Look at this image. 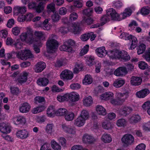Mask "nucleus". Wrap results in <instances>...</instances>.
<instances>
[{
    "mask_svg": "<svg viewBox=\"0 0 150 150\" xmlns=\"http://www.w3.org/2000/svg\"><path fill=\"white\" fill-rule=\"evenodd\" d=\"M114 94L111 92H107L102 94L100 96V98L104 100H108L113 97Z\"/></svg>",
    "mask_w": 150,
    "mask_h": 150,
    "instance_id": "nucleus-23",
    "label": "nucleus"
},
{
    "mask_svg": "<svg viewBox=\"0 0 150 150\" xmlns=\"http://www.w3.org/2000/svg\"><path fill=\"white\" fill-rule=\"evenodd\" d=\"M67 111V110L65 108H60L56 111V114L58 116H65Z\"/></svg>",
    "mask_w": 150,
    "mask_h": 150,
    "instance_id": "nucleus-41",
    "label": "nucleus"
},
{
    "mask_svg": "<svg viewBox=\"0 0 150 150\" xmlns=\"http://www.w3.org/2000/svg\"><path fill=\"white\" fill-rule=\"evenodd\" d=\"M35 35L40 40H43L45 38V34L41 31L35 32Z\"/></svg>",
    "mask_w": 150,
    "mask_h": 150,
    "instance_id": "nucleus-50",
    "label": "nucleus"
},
{
    "mask_svg": "<svg viewBox=\"0 0 150 150\" xmlns=\"http://www.w3.org/2000/svg\"><path fill=\"white\" fill-rule=\"evenodd\" d=\"M56 112L53 107L50 106L47 109V113L49 117H51L53 116L54 114H56Z\"/></svg>",
    "mask_w": 150,
    "mask_h": 150,
    "instance_id": "nucleus-43",
    "label": "nucleus"
},
{
    "mask_svg": "<svg viewBox=\"0 0 150 150\" xmlns=\"http://www.w3.org/2000/svg\"><path fill=\"white\" fill-rule=\"evenodd\" d=\"M120 37L125 40H129L130 42H131L130 47V49L131 50L134 49L136 47L137 44V40L135 36L131 35H129L127 33H123L120 35Z\"/></svg>",
    "mask_w": 150,
    "mask_h": 150,
    "instance_id": "nucleus-4",
    "label": "nucleus"
},
{
    "mask_svg": "<svg viewBox=\"0 0 150 150\" xmlns=\"http://www.w3.org/2000/svg\"><path fill=\"white\" fill-rule=\"evenodd\" d=\"M118 58L119 59H122L125 61H129L130 59V57L127 54V52L124 51H121L118 54Z\"/></svg>",
    "mask_w": 150,
    "mask_h": 150,
    "instance_id": "nucleus-27",
    "label": "nucleus"
},
{
    "mask_svg": "<svg viewBox=\"0 0 150 150\" xmlns=\"http://www.w3.org/2000/svg\"><path fill=\"white\" fill-rule=\"evenodd\" d=\"M82 140L86 143L91 144L95 141V139L92 136L87 134H85L83 137Z\"/></svg>",
    "mask_w": 150,
    "mask_h": 150,
    "instance_id": "nucleus-16",
    "label": "nucleus"
},
{
    "mask_svg": "<svg viewBox=\"0 0 150 150\" xmlns=\"http://www.w3.org/2000/svg\"><path fill=\"white\" fill-rule=\"evenodd\" d=\"M125 83V80L121 79H117L115 80L113 83V86L118 88L122 86Z\"/></svg>",
    "mask_w": 150,
    "mask_h": 150,
    "instance_id": "nucleus-28",
    "label": "nucleus"
},
{
    "mask_svg": "<svg viewBox=\"0 0 150 150\" xmlns=\"http://www.w3.org/2000/svg\"><path fill=\"white\" fill-rule=\"evenodd\" d=\"M80 0H76L74 2V6H71L70 8L72 10L74 7L77 8H81L82 6V3L79 1Z\"/></svg>",
    "mask_w": 150,
    "mask_h": 150,
    "instance_id": "nucleus-55",
    "label": "nucleus"
},
{
    "mask_svg": "<svg viewBox=\"0 0 150 150\" xmlns=\"http://www.w3.org/2000/svg\"><path fill=\"white\" fill-rule=\"evenodd\" d=\"M82 67L83 66L81 64L76 63L74 69V72L75 73H78L79 71L81 70Z\"/></svg>",
    "mask_w": 150,
    "mask_h": 150,
    "instance_id": "nucleus-59",
    "label": "nucleus"
},
{
    "mask_svg": "<svg viewBox=\"0 0 150 150\" xmlns=\"http://www.w3.org/2000/svg\"><path fill=\"white\" fill-rule=\"evenodd\" d=\"M24 33H26L27 35L28 36L29 38H31L33 40H35V41L36 42L38 41V40L36 38L33 36V31L31 28H27L26 32Z\"/></svg>",
    "mask_w": 150,
    "mask_h": 150,
    "instance_id": "nucleus-39",
    "label": "nucleus"
},
{
    "mask_svg": "<svg viewBox=\"0 0 150 150\" xmlns=\"http://www.w3.org/2000/svg\"><path fill=\"white\" fill-rule=\"evenodd\" d=\"M79 116L86 120L89 117V112L87 110H83L81 111Z\"/></svg>",
    "mask_w": 150,
    "mask_h": 150,
    "instance_id": "nucleus-38",
    "label": "nucleus"
},
{
    "mask_svg": "<svg viewBox=\"0 0 150 150\" xmlns=\"http://www.w3.org/2000/svg\"><path fill=\"white\" fill-rule=\"evenodd\" d=\"M28 135V132L25 129L18 131L16 133L17 136L22 139L27 138Z\"/></svg>",
    "mask_w": 150,
    "mask_h": 150,
    "instance_id": "nucleus-26",
    "label": "nucleus"
},
{
    "mask_svg": "<svg viewBox=\"0 0 150 150\" xmlns=\"http://www.w3.org/2000/svg\"><path fill=\"white\" fill-rule=\"evenodd\" d=\"M60 76L61 78L63 79L71 80L73 77V74L71 71L68 70H65L62 72Z\"/></svg>",
    "mask_w": 150,
    "mask_h": 150,
    "instance_id": "nucleus-11",
    "label": "nucleus"
},
{
    "mask_svg": "<svg viewBox=\"0 0 150 150\" xmlns=\"http://www.w3.org/2000/svg\"><path fill=\"white\" fill-rule=\"evenodd\" d=\"M49 20V19H45L43 23L40 25L39 26L43 30H50L51 28V25L48 23Z\"/></svg>",
    "mask_w": 150,
    "mask_h": 150,
    "instance_id": "nucleus-22",
    "label": "nucleus"
},
{
    "mask_svg": "<svg viewBox=\"0 0 150 150\" xmlns=\"http://www.w3.org/2000/svg\"><path fill=\"white\" fill-rule=\"evenodd\" d=\"M51 144L52 148L54 150H60L61 149V146L54 140H52Z\"/></svg>",
    "mask_w": 150,
    "mask_h": 150,
    "instance_id": "nucleus-44",
    "label": "nucleus"
},
{
    "mask_svg": "<svg viewBox=\"0 0 150 150\" xmlns=\"http://www.w3.org/2000/svg\"><path fill=\"white\" fill-rule=\"evenodd\" d=\"M68 96V99H69L72 102H76L79 99L80 96L77 93L73 92L70 93H67Z\"/></svg>",
    "mask_w": 150,
    "mask_h": 150,
    "instance_id": "nucleus-21",
    "label": "nucleus"
},
{
    "mask_svg": "<svg viewBox=\"0 0 150 150\" xmlns=\"http://www.w3.org/2000/svg\"><path fill=\"white\" fill-rule=\"evenodd\" d=\"M93 21L92 19L91 18L84 17L83 18L82 22L85 24L87 25H90L92 24Z\"/></svg>",
    "mask_w": 150,
    "mask_h": 150,
    "instance_id": "nucleus-57",
    "label": "nucleus"
},
{
    "mask_svg": "<svg viewBox=\"0 0 150 150\" xmlns=\"http://www.w3.org/2000/svg\"><path fill=\"white\" fill-rule=\"evenodd\" d=\"M0 131L3 133L7 134L11 131L10 127L4 123H0Z\"/></svg>",
    "mask_w": 150,
    "mask_h": 150,
    "instance_id": "nucleus-19",
    "label": "nucleus"
},
{
    "mask_svg": "<svg viewBox=\"0 0 150 150\" xmlns=\"http://www.w3.org/2000/svg\"><path fill=\"white\" fill-rule=\"evenodd\" d=\"M81 24L80 23H75L72 24L70 28V31L73 32L74 34L79 33L82 30Z\"/></svg>",
    "mask_w": 150,
    "mask_h": 150,
    "instance_id": "nucleus-9",
    "label": "nucleus"
},
{
    "mask_svg": "<svg viewBox=\"0 0 150 150\" xmlns=\"http://www.w3.org/2000/svg\"><path fill=\"white\" fill-rule=\"evenodd\" d=\"M78 15L75 12H72L71 13L69 16V20L70 21H76L78 18Z\"/></svg>",
    "mask_w": 150,
    "mask_h": 150,
    "instance_id": "nucleus-54",
    "label": "nucleus"
},
{
    "mask_svg": "<svg viewBox=\"0 0 150 150\" xmlns=\"http://www.w3.org/2000/svg\"><path fill=\"white\" fill-rule=\"evenodd\" d=\"M93 34V32L86 33L81 36V39L83 41H85L88 40L91 37V35Z\"/></svg>",
    "mask_w": 150,
    "mask_h": 150,
    "instance_id": "nucleus-48",
    "label": "nucleus"
},
{
    "mask_svg": "<svg viewBox=\"0 0 150 150\" xmlns=\"http://www.w3.org/2000/svg\"><path fill=\"white\" fill-rule=\"evenodd\" d=\"M67 62V60L65 58H61L57 60L55 64V66L56 67H60L66 64Z\"/></svg>",
    "mask_w": 150,
    "mask_h": 150,
    "instance_id": "nucleus-33",
    "label": "nucleus"
},
{
    "mask_svg": "<svg viewBox=\"0 0 150 150\" xmlns=\"http://www.w3.org/2000/svg\"><path fill=\"white\" fill-rule=\"evenodd\" d=\"M113 126L112 124L108 121L104 122H103L102 124L103 128L107 130L111 129L113 127Z\"/></svg>",
    "mask_w": 150,
    "mask_h": 150,
    "instance_id": "nucleus-46",
    "label": "nucleus"
},
{
    "mask_svg": "<svg viewBox=\"0 0 150 150\" xmlns=\"http://www.w3.org/2000/svg\"><path fill=\"white\" fill-rule=\"evenodd\" d=\"M94 59V57L93 56H90L88 58L86 61L87 64L89 66H92L93 64Z\"/></svg>",
    "mask_w": 150,
    "mask_h": 150,
    "instance_id": "nucleus-64",
    "label": "nucleus"
},
{
    "mask_svg": "<svg viewBox=\"0 0 150 150\" xmlns=\"http://www.w3.org/2000/svg\"><path fill=\"white\" fill-rule=\"evenodd\" d=\"M30 105L27 102L22 104L19 107V110L20 112L22 113H26L28 112L30 108Z\"/></svg>",
    "mask_w": 150,
    "mask_h": 150,
    "instance_id": "nucleus-15",
    "label": "nucleus"
},
{
    "mask_svg": "<svg viewBox=\"0 0 150 150\" xmlns=\"http://www.w3.org/2000/svg\"><path fill=\"white\" fill-rule=\"evenodd\" d=\"M106 13V15L103 16L100 19L101 25L109 21L110 18L112 20L115 21H120L122 20V18H120L119 15L113 8L108 9Z\"/></svg>",
    "mask_w": 150,
    "mask_h": 150,
    "instance_id": "nucleus-1",
    "label": "nucleus"
},
{
    "mask_svg": "<svg viewBox=\"0 0 150 150\" xmlns=\"http://www.w3.org/2000/svg\"><path fill=\"white\" fill-rule=\"evenodd\" d=\"M46 3V2L44 1L39 3L36 8V11L38 13H40L42 11L45 7V5Z\"/></svg>",
    "mask_w": 150,
    "mask_h": 150,
    "instance_id": "nucleus-36",
    "label": "nucleus"
},
{
    "mask_svg": "<svg viewBox=\"0 0 150 150\" xmlns=\"http://www.w3.org/2000/svg\"><path fill=\"white\" fill-rule=\"evenodd\" d=\"M13 120L14 124L16 125H24L26 122L25 118L22 116L14 117L13 118Z\"/></svg>",
    "mask_w": 150,
    "mask_h": 150,
    "instance_id": "nucleus-14",
    "label": "nucleus"
},
{
    "mask_svg": "<svg viewBox=\"0 0 150 150\" xmlns=\"http://www.w3.org/2000/svg\"><path fill=\"white\" fill-rule=\"evenodd\" d=\"M74 114L71 112H68L66 113L65 115V120L67 121H71L74 119Z\"/></svg>",
    "mask_w": 150,
    "mask_h": 150,
    "instance_id": "nucleus-42",
    "label": "nucleus"
},
{
    "mask_svg": "<svg viewBox=\"0 0 150 150\" xmlns=\"http://www.w3.org/2000/svg\"><path fill=\"white\" fill-rule=\"evenodd\" d=\"M96 110L99 115H105L106 114V110L101 105H97L96 107Z\"/></svg>",
    "mask_w": 150,
    "mask_h": 150,
    "instance_id": "nucleus-32",
    "label": "nucleus"
},
{
    "mask_svg": "<svg viewBox=\"0 0 150 150\" xmlns=\"http://www.w3.org/2000/svg\"><path fill=\"white\" fill-rule=\"evenodd\" d=\"M127 123V122L125 119H121L117 120L116 124L119 127H124L126 126Z\"/></svg>",
    "mask_w": 150,
    "mask_h": 150,
    "instance_id": "nucleus-51",
    "label": "nucleus"
},
{
    "mask_svg": "<svg viewBox=\"0 0 150 150\" xmlns=\"http://www.w3.org/2000/svg\"><path fill=\"white\" fill-rule=\"evenodd\" d=\"M35 100L36 103H42V105H45V98L42 97L40 96H36L35 98Z\"/></svg>",
    "mask_w": 150,
    "mask_h": 150,
    "instance_id": "nucleus-45",
    "label": "nucleus"
},
{
    "mask_svg": "<svg viewBox=\"0 0 150 150\" xmlns=\"http://www.w3.org/2000/svg\"><path fill=\"white\" fill-rule=\"evenodd\" d=\"M95 71L97 73H99L100 71V69L101 67V64L100 62L96 61L95 63Z\"/></svg>",
    "mask_w": 150,
    "mask_h": 150,
    "instance_id": "nucleus-61",
    "label": "nucleus"
},
{
    "mask_svg": "<svg viewBox=\"0 0 150 150\" xmlns=\"http://www.w3.org/2000/svg\"><path fill=\"white\" fill-rule=\"evenodd\" d=\"M45 105H39L36 108H35L32 111V112L33 114H36L42 112L45 109Z\"/></svg>",
    "mask_w": 150,
    "mask_h": 150,
    "instance_id": "nucleus-34",
    "label": "nucleus"
},
{
    "mask_svg": "<svg viewBox=\"0 0 150 150\" xmlns=\"http://www.w3.org/2000/svg\"><path fill=\"white\" fill-rule=\"evenodd\" d=\"M75 44V42L73 40L69 39L64 42L62 45L60 47V49L61 51L71 52L72 50L71 46H74Z\"/></svg>",
    "mask_w": 150,
    "mask_h": 150,
    "instance_id": "nucleus-6",
    "label": "nucleus"
},
{
    "mask_svg": "<svg viewBox=\"0 0 150 150\" xmlns=\"http://www.w3.org/2000/svg\"><path fill=\"white\" fill-rule=\"evenodd\" d=\"M146 49V45L143 44H141L138 48V54H142L145 51Z\"/></svg>",
    "mask_w": 150,
    "mask_h": 150,
    "instance_id": "nucleus-49",
    "label": "nucleus"
},
{
    "mask_svg": "<svg viewBox=\"0 0 150 150\" xmlns=\"http://www.w3.org/2000/svg\"><path fill=\"white\" fill-rule=\"evenodd\" d=\"M126 93L117 92L115 94L116 99H113L111 101L112 104L114 105H121L125 101L127 98Z\"/></svg>",
    "mask_w": 150,
    "mask_h": 150,
    "instance_id": "nucleus-3",
    "label": "nucleus"
},
{
    "mask_svg": "<svg viewBox=\"0 0 150 150\" xmlns=\"http://www.w3.org/2000/svg\"><path fill=\"white\" fill-rule=\"evenodd\" d=\"M11 93L15 95H17L19 94L20 91L19 88L17 87H11L10 88Z\"/></svg>",
    "mask_w": 150,
    "mask_h": 150,
    "instance_id": "nucleus-63",
    "label": "nucleus"
},
{
    "mask_svg": "<svg viewBox=\"0 0 150 150\" xmlns=\"http://www.w3.org/2000/svg\"><path fill=\"white\" fill-rule=\"evenodd\" d=\"M149 93V90L146 88L137 92L136 93V95L138 98H143L146 96Z\"/></svg>",
    "mask_w": 150,
    "mask_h": 150,
    "instance_id": "nucleus-20",
    "label": "nucleus"
},
{
    "mask_svg": "<svg viewBox=\"0 0 150 150\" xmlns=\"http://www.w3.org/2000/svg\"><path fill=\"white\" fill-rule=\"evenodd\" d=\"M55 35H51L46 42L47 51L48 52L52 53L54 52L58 47V43L54 39Z\"/></svg>",
    "mask_w": 150,
    "mask_h": 150,
    "instance_id": "nucleus-2",
    "label": "nucleus"
},
{
    "mask_svg": "<svg viewBox=\"0 0 150 150\" xmlns=\"http://www.w3.org/2000/svg\"><path fill=\"white\" fill-rule=\"evenodd\" d=\"M96 51L98 56L101 57L105 56L107 53L104 47L98 48L96 50Z\"/></svg>",
    "mask_w": 150,
    "mask_h": 150,
    "instance_id": "nucleus-29",
    "label": "nucleus"
},
{
    "mask_svg": "<svg viewBox=\"0 0 150 150\" xmlns=\"http://www.w3.org/2000/svg\"><path fill=\"white\" fill-rule=\"evenodd\" d=\"M101 139L103 142L105 143H109L112 140L110 135L106 133H104L102 135Z\"/></svg>",
    "mask_w": 150,
    "mask_h": 150,
    "instance_id": "nucleus-25",
    "label": "nucleus"
},
{
    "mask_svg": "<svg viewBox=\"0 0 150 150\" xmlns=\"http://www.w3.org/2000/svg\"><path fill=\"white\" fill-rule=\"evenodd\" d=\"M144 57L146 60L150 62V48L147 50L143 55Z\"/></svg>",
    "mask_w": 150,
    "mask_h": 150,
    "instance_id": "nucleus-60",
    "label": "nucleus"
},
{
    "mask_svg": "<svg viewBox=\"0 0 150 150\" xmlns=\"http://www.w3.org/2000/svg\"><path fill=\"white\" fill-rule=\"evenodd\" d=\"M29 73L24 71L21 73L17 79V84H22L25 83L27 80Z\"/></svg>",
    "mask_w": 150,
    "mask_h": 150,
    "instance_id": "nucleus-8",
    "label": "nucleus"
},
{
    "mask_svg": "<svg viewBox=\"0 0 150 150\" xmlns=\"http://www.w3.org/2000/svg\"><path fill=\"white\" fill-rule=\"evenodd\" d=\"M142 81V79L140 77L132 76L131 78L130 83L133 86H137L140 85Z\"/></svg>",
    "mask_w": 150,
    "mask_h": 150,
    "instance_id": "nucleus-13",
    "label": "nucleus"
},
{
    "mask_svg": "<svg viewBox=\"0 0 150 150\" xmlns=\"http://www.w3.org/2000/svg\"><path fill=\"white\" fill-rule=\"evenodd\" d=\"M13 11L14 13L16 15L24 13L26 11V8L24 6H16L14 8Z\"/></svg>",
    "mask_w": 150,
    "mask_h": 150,
    "instance_id": "nucleus-24",
    "label": "nucleus"
},
{
    "mask_svg": "<svg viewBox=\"0 0 150 150\" xmlns=\"http://www.w3.org/2000/svg\"><path fill=\"white\" fill-rule=\"evenodd\" d=\"M85 121L83 119L79 116L74 120V125L78 127H81L84 125Z\"/></svg>",
    "mask_w": 150,
    "mask_h": 150,
    "instance_id": "nucleus-30",
    "label": "nucleus"
},
{
    "mask_svg": "<svg viewBox=\"0 0 150 150\" xmlns=\"http://www.w3.org/2000/svg\"><path fill=\"white\" fill-rule=\"evenodd\" d=\"M93 102V100L91 97L88 96L86 97L83 100V104L86 106H90Z\"/></svg>",
    "mask_w": 150,
    "mask_h": 150,
    "instance_id": "nucleus-37",
    "label": "nucleus"
},
{
    "mask_svg": "<svg viewBox=\"0 0 150 150\" xmlns=\"http://www.w3.org/2000/svg\"><path fill=\"white\" fill-rule=\"evenodd\" d=\"M37 83L39 85L45 86L48 83V81L45 78H41L37 80Z\"/></svg>",
    "mask_w": 150,
    "mask_h": 150,
    "instance_id": "nucleus-35",
    "label": "nucleus"
},
{
    "mask_svg": "<svg viewBox=\"0 0 150 150\" xmlns=\"http://www.w3.org/2000/svg\"><path fill=\"white\" fill-rule=\"evenodd\" d=\"M93 12V8H88L85 9L82 11V13L83 15L88 16H89L92 14Z\"/></svg>",
    "mask_w": 150,
    "mask_h": 150,
    "instance_id": "nucleus-40",
    "label": "nucleus"
},
{
    "mask_svg": "<svg viewBox=\"0 0 150 150\" xmlns=\"http://www.w3.org/2000/svg\"><path fill=\"white\" fill-rule=\"evenodd\" d=\"M21 29L20 27L18 26L13 27L12 30V33L15 36L18 35L20 33Z\"/></svg>",
    "mask_w": 150,
    "mask_h": 150,
    "instance_id": "nucleus-58",
    "label": "nucleus"
},
{
    "mask_svg": "<svg viewBox=\"0 0 150 150\" xmlns=\"http://www.w3.org/2000/svg\"><path fill=\"white\" fill-rule=\"evenodd\" d=\"M132 13V10L130 8H127L125 10V12L122 14V18L124 19L126 17L130 16Z\"/></svg>",
    "mask_w": 150,
    "mask_h": 150,
    "instance_id": "nucleus-56",
    "label": "nucleus"
},
{
    "mask_svg": "<svg viewBox=\"0 0 150 150\" xmlns=\"http://www.w3.org/2000/svg\"><path fill=\"white\" fill-rule=\"evenodd\" d=\"M57 99L59 102H63L68 100V96L67 93L63 96H58Z\"/></svg>",
    "mask_w": 150,
    "mask_h": 150,
    "instance_id": "nucleus-62",
    "label": "nucleus"
},
{
    "mask_svg": "<svg viewBox=\"0 0 150 150\" xmlns=\"http://www.w3.org/2000/svg\"><path fill=\"white\" fill-rule=\"evenodd\" d=\"M141 120L140 117L138 114L133 115L128 119L129 122L132 124H135Z\"/></svg>",
    "mask_w": 150,
    "mask_h": 150,
    "instance_id": "nucleus-17",
    "label": "nucleus"
},
{
    "mask_svg": "<svg viewBox=\"0 0 150 150\" xmlns=\"http://www.w3.org/2000/svg\"><path fill=\"white\" fill-rule=\"evenodd\" d=\"M93 82V78L89 74L85 76L83 80V83L85 85L91 84Z\"/></svg>",
    "mask_w": 150,
    "mask_h": 150,
    "instance_id": "nucleus-31",
    "label": "nucleus"
},
{
    "mask_svg": "<svg viewBox=\"0 0 150 150\" xmlns=\"http://www.w3.org/2000/svg\"><path fill=\"white\" fill-rule=\"evenodd\" d=\"M45 63L43 62H38L35 66V71L36 72H40L46 67Z\"/></svg>",
    "mask_w": 150,
    "mask_h": 150,
    "instance_id": "nucleus-18",
    "label": "nucleus"
},
{
    "mask_svg": "<svg viewBox=\"0 0 150 150\" xmlns=\"http://www.w3.org/2000/svg\"><path fill=\"white\" fill-rule=\"evenodd\" d=\"M19 37L20 39L22 41L25 42L27 43L30 44L36 42L35 40H33L31 38H29L28 36L26 33H21L19 36Z\"/></svg>",
    "mask_w": 150,
    "mask_h": 150,
    "instance_id": "nucleus-12",
    "label": "nucleus"
},
{
    "mask_svg": "<svg viewBox=\"0 0 150 150\" xmlns=\"http://www.w3.org/2000/svg\"><path fill=\"white\" fill-rule=\"evenodd\" d=\"M150 8L148 6L143 7L141 10V13L144 16L148 15L149 13Z\"/></svg>",
    "mask_w": 150,
    "mask_h": 150,
    "instance_id": "nucleus-52",
    "label": "nucleus"
},
{
    "mask_svg": "<svg viewBox=\"0 0 150 150\" xmlns=\"http://www.w3.org/2000/svg\"><path fill=\"white\" fill-rule=\"evenodd\" d=\"M134 140V137L130 134L125 135L121 139L122 143L127 146L131 145Z\"/></svg>",
    "mask_w": 150,
    "mask_h": 150,
    "instance_id": "nucleus-7",
    "label": "nucleus"
},
{
    "mask_svg": "<svg viewBox=\"0 0 150 150\" xmlns=\"http://www.w3.org/2000/svg\"><path fill=\"white\" fill-rule=\"evenodd\" d=\"M54 126L53 124H48L45 128V130L48 134H51L52 132L53 127Z\"/></svg>",
    "mask_w": 150,
    "mask_h": 150,
    "instance_id": "nucleus-47",
    "label": "nucleus"
},
{
    "mask_svg": "<svg viewBox=\"0 0 150 150\" xmlns=\"http://www.w3.org/2000/svg\"><path fill=\"white\" fill-rule=\"evenodd\" d=\"M16 56L18 59L23 60H25L28 58H31L34 57L30 51L29 50H25L24 52L21 51L17 52Z\"/></svg>",
    "mask_w": 150,
    "mask_h": 150,
    "instance_id": "nucleus-5",
    "label": "nucleus"
},
{
    "mask_svg": "<svg viewBox=\"0 0 150 150\" xmlns=\"http://www.w3.org/2000/svg\"><path fill=\"white\" fill-rule=\"evenodd\" d=\"M47 11L49 13L54 12L55 11V5L53 3L48 4L47 7Z\"/></svg>",
    "mask_w": 150,
    "mask_h": 150,
    "instance_id": "nucleus-53",
    "label": "nucleus"
},
{
    "mask_svg": "<svg viewBox=\"0 0 150 150\" xmlns=\"http://www.w3.org/2000/svg\"><path fill=\"white\" fill-rule=\"evenodd\" d=\"M127 73V68L125 67H120L114 72V74L117 76H122Z\"/></svg>",
    "mask_w": 150,
    "mask_h": 150,
    "instance_id": "nucleus-10",
    "label": "nucleus"
}]
</instances>
